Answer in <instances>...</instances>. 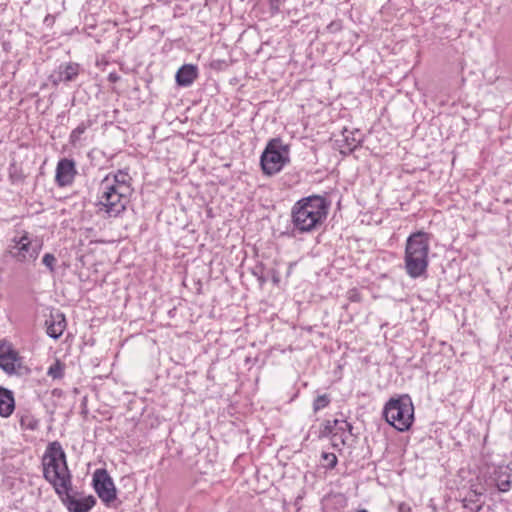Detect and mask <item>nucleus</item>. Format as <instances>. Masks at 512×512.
<instances>
[{
    "mask_svg": "<svg viewBox=\"0 0 512 512\" xmlns=\"http://www.w3.org/2000/svg\"><path fill=\"white\" fill-rule=\"evenodd\" d=\"M330 208L326 197L311 195L298 200L291 209L294 230L307 233L318 230L325 222Z\"/></svg>",
    "mask_w": 512,
    "mask_h": 512,
    "instance_id": "f257e3e1",
    "label": "nucleus"
},
{
    "mask_svg": "<svg viewBox=\"0 0 512 512\" xmlns=\"http://www.w3.org/2000/svg\"><path fill=\"white\" fill-rule=\"evenodd\" d=\"M43 476L61 496L71 489V474L66 462V454L58 441L48 444L42 457Z\"/></svg>",
    "mask_w": 512,
    "mask_h": 512,
    "instance_id": "f03ea898",
    "label": "nucleus"
},
{
    "mask_svg": "<svg viewBox=\"0 0 512 512\" xmlns=\"http://www.w3.org/2000/svg\"><path fill=\"white\" fill-rule=\"evenodd\" d=\"M429 237L425 232L410 235L405 247V270L411 278L424 275L428 267Z\"/></svg>",
    "mask_w": 512,
    "mask_h": 512,
    "instance_id": "7ed1b4c3",
    "label": "nucleus"
},
{
    "mask_svg": "<svg viewBox=\"0 0 512 512\" xmlns=\"http://www.w3.org/2000/svg\"><path fill=\"white\" fill-rule=\"evenodd\" d=\"M383 416L398 431H407L414 421V406L410 396L391 398L384 406Z\"/></svg>",
    "mask_w": 512,
    "mask_h": 512,
    "instance_id": "20e7f679",
    "label": "nucleus"
},
{
    "mask_svg": "<svg viewBox=\"0 0 512 512\" xmlns=\"http://www.w3.org/2000/svg\"><path fill=\"white\" fill-rule=\"evenodd\" d=\"M43 242L23 231L15 235L7 246V254L20 264L34 263L42 250Z\"/></svg>",
    "mask_w": 512,
    "mask_h": 512,
    "instance_id": "39448f33",
    "label": "nucleus"
},
{
    "mask_svg": "<svg viewBox=\"0 0 512 512\" xmlns=\"http://www.w3.org/2000/svg\"><path fill=\"white\" fill-rule=\"evenodd\" d=\"M290 147L281 138H272L260 157L263 173L268 176L279 173L290 162Z\"/></svg>",
    "mask_w": 512,
    "mask_h": 512,
    "instance_id": "423d86ee",
    "label": "nucleus"
},
{
    "mask_svg": "<svg viewBox=\"0 0 512 512\" xmlns=\"http://www.w3.org/2000/svg\"><path fill=\"white\" fill-rule=\"evenodd\" d=\"M108 182H101L97 202L98 213L108 218L119 217L127 207L131 195L117 191L113 186H107Z\"/></svg>",
    "mask_w": 512,
    "mask_h": 512,
    "instance_id": "0eeeda50",
    "label": "nucleus"
},
{
    "mask_svg": "<svg viewBox=\"0 0 512 512\" xmlns=\"http://www.w3.org/2000/svg\"><path fill=\"white\" fill-rule=\"evenodd\" d=\"M93 487L104 504L109 505L116 499V488L106 469H97L94 472Z\"/></svg>",
    "mask_w": 512,
    "mask_h": 512,
    "instance_id": "6e6552de",
    "label": "nucleus"
},
{
    "mask_svg": "<svg viewBox=\"0 0 512 512\" xmlns=\"http://www.w3.org/2000/svg\"><path fill=\"white\" fill-rule=\"evenodd\" d=\"M80 65L75 62H66L60 64L49 76L50 82L58 86L61 83L74 81L80 73Z\"/></svg>",
    "mask_w": 512,
    "mask_h": 512,
    "instance_id": "1a4fd4ad",
    "label": "nucleus"
},
{
    "mask_svg": "<svg viewBox=\"0 0 512 512\" xmlns=\"http://www.w3.org/2000/svg\"><path fill=\"white\" fill-rule=\"evenodd\" d=\"M101 182H108L107 186H113L117 191L128 195H132L133 193L132 177L129 174V168L111 172Z\"/></svg>",
    "mask_w": 512,
    "mask_h": 512,
    "instance_id": "9d476101",
    "label": "nucleus"
},
{
    "mask_svg": "<svg viewBox=\"0 0 512 512\" xmlns=\"http://www.w3.org/2000/svg\"><path fill=\"white\" fill-rule=\"evenodd\" d=\"M77 175L75 161L68 158H62L56 166L55 181L58 187H66L73 183Z\"/></svg>",
    "mask_w": 512,
    "mask_h": 512,
    "instance_id": "9b49d317",
    "label": "nucleus"
},
{
    "mask_svg": "<svg viewBox=\"0 0 512 512\" xmlns=\"http://www.w3.org/2000/svg\"><path fill=\"white\" fill-rule=\"evenodd\" d=\"M60 497L69 512H89L96 504V499L93 496L78 499L69 494V490L63 492Z\"/></svg>",
    "mask_w": 512,
    "mask_h": 512,
    "instance_id": "f8f14e48",
    "label": "nucleus"
},
{
    "mask_svg": "<svg viewBox=\"0 0 512 512\" xmlns=\"http://www.w3.org/2000/svg\"><path fill=\"white\" fill-rule=\"evenodd\" d=\"M18 353L13 347L6 343L0 342V368L7 374L16 372V367L20 366Z\"/></svg>",
    "mask_w": 512,
    "mask_h": 512,
    "instance_id": "ddd939ff",
    "label": "nucleus"
},
{
    "mask_svg": "<svg viewBox=\"0 0 512 512\" xmlns=\"http://www.w3.org/2000/svg\"><path fill=\"white\" fill-rule=\"evenodd\" d=\"M47 334L53 339H58L66 328V319L62 312L56 311L50 314L46 320Z\"/></svg>",
    "mask_w": 512,
    "mask_h": 512,
    "instance_id": "4468645a",
    "label": "nucleus"
},
{
    "mask_svg": "<svg viewBox=\"0 0 512 512\" xmlns=\"http://www.w3.org/2000/svg\"><path fill=\"white\" fill-rule=\"evenodd\" d=\"M492 479L500 492L509 491L512 483V468L508 465L496 467L493 471Z\"/></svg>",
    "mask_w": 512,
    "mask_h": 512,
    "instance_id": "2eb2a0df",
    "label": "nucleus"
},
{
    "mask_svg": "<svg viewBox=\"0 0 512 512\" xmlns=\"http://www.w3.org/2000/svg\"><path fill=\"white\" fill-rule=\"evenodd\" d=\"M198 77V68L193 64H184L176 72V83L181 87H189Z\"/></svg>",
    "mask_w": 512,
    "mask_h": 512,
    "instance_id": "dca6fc26",
    "label": "nucleus"
},
{
    "mask_svg": "<svg viewBox=\"0 0 512 512\" xmlns=\"http://www.w3.org/2000/svg\"><path fill=\"white\" fill-rule=\"evenodd\" d=\"M15 409L14 396L11 390L0 387V416L9 417Z\"/></svg>",
    "mask_w": 512,
    "mask_h": 512,
    "instance_id": "f3484780",
    "label": "nucleus"
},
{
    "mask_svg": "<svg viewBox=\"0 0 512 512\" xmlns=\"http://www.w3.org/2000/svg\"><path fill=\"white\" fill-rule=\"evenodd\" d=\"M482 493L477 491H470L469 494L463 499V507L469 509L471 512H479L482 509L480 497Z\"/></svg>",
    "mask_w": 512,
    "mask_h": 512,
    "instance_id": "a211bd4d",
    "label": "nucleus"
},
{
    "mask_svg": "<svg viewBox=\"0 0 512 512\" xmlns=\"http://www.w3.org/2000/svg\"><path fill=\"white\" fill-rule=\"evenodd\" d=\"M334 425H337L336 426V432H337V436L340 433L339 439H340L341 443L345 444L346 438H347L346 437V432L348 434H350V435L352 434V429H353L352 424L349 423L346 420L335 419L334 420Z\"/></svg>",
    "mask_w": 512,
    "mask_h": 512,
    "instance_id": "6ab92c4d",
    "label": "nucleus"
},
{
    "mask_svg": "<svg viewBox=\"0 0 512 512\" xmlns=\"http://www.w3.org/2000/svg\"><path fill=\"white\" fill-rule=\"evenodd\" d=\"M90 127V121L80 123L75 129L72 130L69 136V143L76 146L80 141L82 134Z\"/></svg>",
    "mask_w": 512,
    "mask_h": 512,
    "instance_id": "aec40b11",
    "label": "nucleus"
},
{
    "mask_svg": "<svg viewBox=\"0 0 512 512\" xmlns=\"http://www.w3.org/2000/svg\"><path fill=\"white\" fill-rule=\"evenodd\" d=\"M65 372V363L61 362L59 359H56L52 365L47 370V375L52 379H62L64 377Z\"/></svg>",
    "mask_w": 512,
    "mask_h": 512,
    "instance_id": "412c9836",
    "label": "nucleus"
},
{
    "mask_svg": "<svg viewBox=\"0 0 512 512\" xmlns=\"http://www.w3.org/2000/svg\"><path fill=\"white\" fill-rule=\"evenodd\" d=\"M336 426L337 425H334V420L333 421H329V420L325 421L322 424V428L320 430V436L321 437L332 436L336 440L337 439Z\"/></svg>",
    "mask_w": 512,
    "mask_h": 512,
    "instance_id": "4be33fe9",
    "label": "nucleus"
},
{
    "mask_svg": "<svg viewBox=\"0 0 512 512\" xmlns=\"http://www.w3.org/2000/svg\"><path fill=\"white\" fill-rule=\"evenodd\" d=\"M331 402V398L328 394H322L315 398L313 401V411L314 413L319 412L320 410L326 408Z\"/></svg>",
    "mask_w": 512,
    "mask_h": 512,
    "instance_id": "5701e85b",
    "label": "nucleus"
},
{
    "mask_svg": "<svg viewBox=\"0 0 512 512\" xmlns=\"http://www.w3.org/2000/svg\"><path fill=\"white\" fill-rule=\"evenodd\" d=\"M56 262L57 259L52 253H46L42 258L43 265H45L51 273L55 272Z\"/></svg>",
    "mask_w": 512,
    "mask_h": 512,
    "instance_id": "b1692460",
    "label": "nucleus"
},
{
    "mask_svg": "<svg viewBox=\"0 0 512 512\" xmlns=\"http://www.w3.org/2000/svg\"><path fill=\"white\" fill-rule=\"evenodd\" d=\"M322 458L326 462L325 467L328 469H333L337 465L338 460L334 453L324 452Z\"/></svg>",
    "mask_w": 512,
    "mask_h": 512,
    "instance_id": "393cba45",
    "label": "nucleus"
},
{
    "mask_svg": "<svg viewBox=\"0 0 512 512\" xmlns=\"http://www.w3.org/2000/svg\"><path fill=\"white\" fill-rule=\"evenodd\" d=\"M344 137H345V143L347 146V151L342 150L341 152L342 153H351L352 151H354L355 148L358 147L359 141H356V139L354 137H350L348 135H345Z\"/></svg>",
    "mask_w": 512,
    "mask_h": 512,
    "instance_id": "a878e982",
    "label": "nucleus"
},
{
    "mask_svg": "<svg viewBox=\"0 0 512 512\" xmlns=\"http://www.w3.org/2000/svg\"><path fill=\"white\" fill-rule=\"evenodd\" d=\"M283 3V0H270V8L272 11H279L280 5Z\"/></svg>",
    "mask_w": 512,
    "mask_h": 512,
    "instance_id": "bb28decb",
    "label": "nucleus"
},
{
    "mask_svg": "<svg viewBox=\"0 0 512 512\" xmlns=\"http://www.w3.org/2000/svg\"><path fill=\"white\" fill-rule=\"evenodd\" d=\"M411 511V508L408 504L406 503H400L399 506H398V512H410Z\"/></svg>",
    "mask_w": 512,
    "mask_h": 512,
    "instance_id": "cd10ccee",
    "label": "nucleus"
},
{
    "mask_svg": "<svg viewBox=\"0 0 512 512\" xmlns=\"http://www.w3.org/2000/svg\"><path fill=\"white\" fill-rule=\"evenodd\" d=\"M331 32H335L340 29V24L337 22H332L327 27Z\"/></svg>",
    "mask_w": 512,
    "mask_h": 512,
    "instance_id": "c85d7f7f",
    "label": "nucleus"
},
{
    "mask_svg": "<svg viewBox=\"0 0 512 512\" xmlns=\"http://www.w3.org/2000/svg\"><path fill=\"white\" fill-rule=\"evenodd\" d=\"M349 299L353 302H358L360 300V296L357 292H351Z\"/></svg>",
    "mask_w": 512,
    "mask_h": 512,
    "instance_id": "c756f323",
    "label": "nucleus"
},
{
    "mask_svg": "<svg viewBox=\"0 0 512 512\" xmlns=\"http://www.w3.org/2000/svg\"><path fill=\"white\" fill-rule=\"evenodd\" d=\"M118 76L116 74H110L109 75V79L113 82L117 81L118 80Z\"/></svg>",
    "mask_w": 512,
    "mask_h": 512,
    "instance_id": "7c9ffc66",
    "label": "nucleus"
},
{
    "mask_svg": "<svg viewBox=\"0 0 512 512\" xmlns=\"http://www.w3.org/2000/svg\"><path fill=\"white\" fill-rule=\"evenodd\" d=\"M272 279H273L274 283H278L279 282V277L276 274L273 275Z\"/></svg>",
    "mask_w": 512,
    "mask_h": 512,
    "instance_id": "2f4dec72",
    "label": "nucleus"
},
{
    "mask_svg": "<svg viewBox=\"0 0 512 512\" xmlns=\"http://www.w3.org/2000/svg\"><path fill=\"white\" fill-rule=\"evenodd\" d=\"M28 428L33 430V429H35V426L34 425H29Z\"/></svg>",
    "mask_w": 512,
    "mask_h": 512,
    "instance_id": "473e14b6",
    "label": "nucleus"
},
{
    "mask_svg": "<svg viewBox=\"0 0 512 512\" xmlns=\"http://www.w3.org/2000/svg\"><path fill=\"white\" fill-rule=\"evenodd\" d=\"M291 268H292V264H289V271H288V274L290 273Z\"/></svg>",
    "mask_w": 512,
    "mask_h": 512,
    "instance_id": "72a5a7b5",
    "label": "nucleus"
},
{
    "mask_svg": "<svg viewBox=\"0 0 512 512\" xmlns=\"http://www.w3.org/2000/svg\"><path fill=\"white\" fill-rule=\"evenodd\" d=\"M357 512H368V511H367V510H365V509H362V510H359V511H357Z\"/></svg>",
    "mask_w": 512,
    "mask_h": 512,
    "instance_id": "f704fd0d",
    "label": "nucleus"
}]
</instances>
